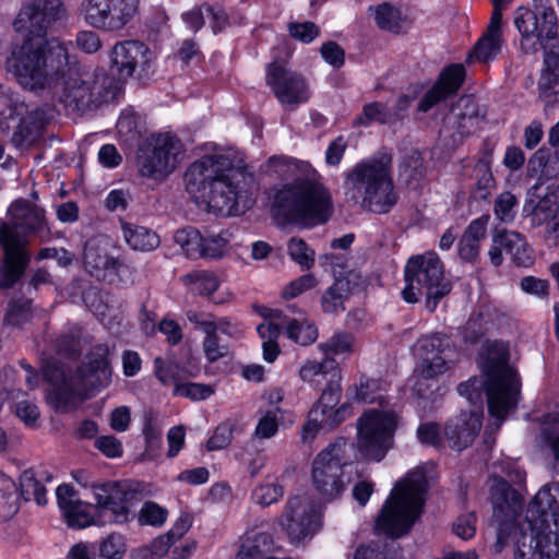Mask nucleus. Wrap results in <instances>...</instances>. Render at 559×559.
I'll use <instances>...</instances> for the list:
<instances>
[{"mask_svg": "<svg viewBox=\"0 0 559 559\" xmlns=\"http://www.w3.org/2000/svg\"><path fill=\"white\" fill-rule=\"evenodd\" d=\"M71 41L29 38L14 48L8 69L29 92L50 97L70 110H86L114 98L112 80L81 67L70 55Z\"/></svg>", "mask_w": 559, "mask_h": 559, "instance_id": "obj_1", "label": "nucleus"}, {"mask_svg": "<svg viewBox=\"0 0 559 559\" xmlns=\"http://www.w3.org/2000/svg\"><path fill=\"white\" fill-rule=\"evenodd\" d=\"M508 479L495 478L491 487L493 516L498 522L495 544L497 552L514 543V559H557L559 557V483L544 485L532 499L525 521L519 525L518 515L524 497L509 483L522 486L526 474L515 463L507 464Z\"/></svg>", "mask_w": 559, "mask_h": 559, "instance_id": "obj_2", "label": "nucleus"}, {"mask_svg": "<svg viewBox=\"0 0 559 559\" xmlns=\"http://www.w3.org/2000/svg\"><path fill=\"white\" fill-rule=\"evenodd\" d=\"M187 192L200 206L223 216L237 215L250 201L253 176L228 154L214 153L193 162L185 173Z\"/></svg>", "mask_w": 559, "mask_h": 559, "instance_id": "obj_3", "label": "nucleus"}, {"mask_svg": "<svg viewBox=\"0 0 559 559\" xmlns=\"http://www.w3.org/2000/svg\"><path fill=\"white\" fill-rule=\"evenodd\" d=\"M45 226L44 212L40 209L25 200L11 204L9 218L0 226V246L3 250L0 287L9 288L22 277L31 260L25 236L40 234Z\"/></svg>", "mask_w": 559, "mask_h": 559, "instance_id": "obj_4", "label": "nucleus"}, {"mask_svg": "<svg viewBox=\"0 0 559 559\" xmlns=\"http://www.w3.org/2000/svg\"><path fill=\"white\" fill-rule=\"evenodd\" d=\"M108 347L96 345L78 368L74 374L68 376L63 367L47 364L43 367L46 379L56 385L53 399L56 408L68 412L85 399L96 394L110 383L111 368L108 362Z\"/></svg>", "mask_w": 559, "mask_h": 559, "instance_id": "obj_5", "label": "nucleus"}, {"mask_svg": "<svg viewBox=\"0 0 559 559\" xmlns=\"http://www.w3.org/2000/svg\"><path fill=\"white\" fill-rule=\"evenodd\" d=\"M270 199L274 216L304 227L322 225L333 213L330 191L310 177L297 178L273 189Z\"/></svg>", "mask_w": 559, "mask_h": 559, "instance_id": "obj_6", "label": "nucleus"}, {"mask_svg": "<svg viewBox=\"0 0 559 559\" xmlns=\"http://www.w3.org/2000/svg\"><path fill=\"white\" fill-rule=\"evenodd\" d=\"M483 370L488 411L495 419L492 426L499 429L520 399V379L509 365V348L502 341H487L484 345Z\"/></svg>", "mask_w": 559, "mask_h": 559, "instance_id": "obj_7", "label": "nucleus"}, {"mask_svg": "<svg viewBox=\"0 0 559 559\" xmlns=\"http://www.w3.org/2000/svg\"><path fill=\"white\" fill-rule=\"evenodd\" d=\"M344 191L355 204L377 214L390 212L397 202L390 162L383 158L355 164L346 173Z\"/></svg>", "mask_w": 559, "mask_h": 559, "instance_id": "obj_8", "label": "nucleus"}, {"mask_svg": "<svg viewBox=\"0 0 559 559\" xmlns=\"http://www.w3.org/2000/svg\"><path fill=\"white\" fill-rule=\"evenodd\" d=\"M428 488L424 466H418L396 483L376 522V530L389 537L407 533L423 512Z\"/></svg>", "mask_w": 559, "mask_h": 559, "instance_id": "obj_9", "label": "nucleus"}, {"mask_svg": "<svg viewBox=\"0 0 559 559\" xmlns=\"http://www.w3.org/2000/svg\"><path fill=\"white\" fill-rule=\"evenodd\" d=\"M404 280L403 299L415 304L426 296L425 306L429 312H433L440 300L451 292L443 263L433 251L409 258L404 269Z\"/></svg>", "mask_w": 559, "mask_h": 559, "instance_id": "obj_10", "label": "nucleus"}, {"mask_svg": "<svg viewBox=\"0 0 559 559\" xmlns=\"http://www.w3.org/2000/svg\"><path fill=\"white\" fill-rule=\"evenodd\" d=\"M532 7H519L513 13L520 49L525 55L546 49L558 35V20L550 0H532Z\"/></svg>", "mask_w": 559, "mask_h": 559, "instance_id": "obj_11", "label": "nucleus"}, {"mask_svg": "<svg viewBox=\"0 0 559 559\" xmlns=\"http://www.w3.org/2000/svg\"><path fill=\"white\" fill-rule=\"evenodd\" d=\"M353 444L340 439L329 444L312 461L311 481L322 500L331 502L342 496L349 479L343 467L347 464V452Z\"/></svg>", "mask_w": 559, "mask_h": 559, "instance_id": "obj_12", "label": "nucleus"}, {"mask_svg": "<svg viewBox=\"0 0 559 559\" xmlns=\"http://www.w3.org/2000/svg\"><path fill=\"white\" fill-rule=\"evenodd\" d=\"M182 153L183 145L176 135H151L138 150L136 169L144 178L163 181L176 169Z\"/></svg>", "mask_w": 559, "mask_h": 559, "instance_id": "obj_13", "label": "nucleus"}, {"mask_svg": "<svg viewBox=\"0 0 559 559\" xmlns=\"http://www.w3.org/2000/svg\"><path fill=\"white\" fill-rule=\"evenodd\" d=\"M397 428L396 414L388 408H370L357 421V449L373 461H381L393 444Z\"/></svg>", "mask_w": 559, "mask_h": 559, "instance_id": "obj_14", "label": "nucleus"}, {"mask_svg": "<svg viewBox=\"0 0 559 559\" xmlns=\"http://www.w3.org/2000/svg\"><path fill=\"white\" fill-rule=\"evenodd\" d=\"M64 16L62 0H26L13 21L14 31L25 34V37L12 45L11 52L29 38L49 40L50 38L46 37L47 32Z\"/></svg>", "mask_w": 559, "mask_h": 559, "instance_id": "obj_15", "label": "nucleus"}, {"mask_svg": "<svg viewBox=\"0 0 559 559\" xmlns=\"http://www.w3.org/2000/svg\"><path fill=\"white\" fill-rule=\"evenodd\" d=\"M417 377L414 390L425 395L426 381L438 380L451 367L452 348L449 338L440 334L425 335L415 345Z\"/></svg>", "mask_w": 559, "mask_h": 559, "instance_id": "obj_16", "label": "nucleus"}, {"mask_svg": "<svg viewBox=\"0 0 559 559\" xmlns=\"http://www.w3.org/2000/svg\"><path fill=\"white\" fill-rule=\"evenodd\" d=\"M322 516V507L312 497L294 496L286 503L280 525L292 543H301L320 531Z\"/></svg>", "mask_w": 559, "mask_h": 559, "instance_id": "obj_17", "label": "nucleus"}, {"mask_svg": "<svg viewBox=\"0 0 559 559\" xmlns=\"http://www.w3.org/2000/svg\"><path fill=\"white\" fill-rule=\"evenodd\" d=\"M94 510L106 516L107 524H122L130 519L134 491L127 481H105L91 485Z\"/></svg>", "mask_w": 559, "mask_h": 559, "instance_id": "obj_18", "label": "nucleus"}, {"mask_svg": "<svg viewBox=\"0 0 559 559\" xmlns=\"http://www.w3.org/2000/svg\"><path fill=\"white\" fill-rule=\"evenodd\" d=\"M140 0H84L85 22L100 31L117 32L136 15Z\"/></svg>", "mask_w": 559, "mask_h": 559, "instance_id": "obj_19", "label": "nucleus"}, {"mask_svg": "<svg viewBox=\"0 0 559 559\" xmlns=\"http://www.w3.org/2000/svg\"><path fill=\"white\" fill-rule=\"evenodd\" d=\"M110 68L119 79H142L154 60L153 51L142 41L127 39L114 45L109 52Z\"/></svg>", "mask_w": 559, "mask_h": 559, "instance_id": "obj_20", "label": "nucleus"}, {"mask_svg": "<svg viewBox=\"0 0 559 559\" xmlns=\"http://www.w3.org/2000/svg\"><path fill=\"white\" fill-rule=\"evenodd\" d=\"M265 81L283 106L294 109L310 98L309 85L305 78L290 71L283 63H270L266 67Z\"/></svg>", "mask_w": 559, "mask_h": 559, "instance_id": "obj_21", "label": "nucleus"}, {"mask_svg": "<svg viewBox=\"0 0 559 559\" xmlns=\"http://www.w3.org/2000/svg\"><path fill=\"white\" fill-rule=\"evenodd\" d=\"M56 497L58 506L67 525L71 528L82 530L88 526H104L106 516H100L94 510V504L81 500L76 490L67 484L57 487Z\"/></svg>", "mask_w": 559, "mask_h": 559, "instance_id": "obj_22", "label": "nucleus"}, {"mask_svg": "<svg viewBox=\"0 0 559 559\" xmlns=\"http://www.w3.org/2000/svg\"><path fill=\"white\" fill-rule=\"evenodd\" d=\"M342 395L340 379H330L319 401L310 411H318L319 417L329 428H335L352 416L350 406L346 403L338 405Z\"/></svg>", "mask_w": 559, "mask_h": 559, "instance_id": "obj_23", "label": "nucleus"}, {"mask_svg": "<svg viewBox=\"0 0 559 559\" xmlns=\"http://www.w3.org/2000/svg\"><path fill=\"white\" fill-rule=\"evenodd\" d=\"M481 418V412L472 411L449 420L443 432L449 445L457 451L469 447L480 431Z\"/></svg>", "mask_w": 559, "mask_h": 559, "instance_id": "obj_24", "label": "nucleus"}, {"mask_svg": "<svg viewBox=\"0 0 559 559\" xmlns=\"http://www.w3.org/2000/svg\"><path fill=\"white\" fill-rule=\"evenodd\" d=\"M465 78L463 64L454 63L441 71L437 82L424 95L418 105V110L426 112L436 104L455 94L461 87Z\"/></svg>", "mask_w": 559, "mask_h": 559, "instance_id": "obj_25", "label": "nucleus"}, {"mask_svg": "<svg viewBox=\"0 0 559 559\" xmlns=\"http://www.w3.org/2000/svg\"><path fill=\"white\" fill-rule=\"evenodd\" d=\"M480 119L481 116L475 99L471 96H462L452 106L445 117V123L455 129L456 133L463 138L476 130Z\"/></svg>", "mask_w": 559, "mask_h": 559, "instance_id": "obj_26", "label": "nucleus"}, {"mask_svg": "<svg viewBox=\"0 0 559 559\" xmlns=\"http://www.w3.org/2000/svg\"><path fill=\"white\" fill-rule=\"evenodd\" d=\"M524 210L531 213L534 225H545L549 234L559 233V191L551 190L538 201L531 200Z\"/></svg>", "mask_w": 559, "mask_h": 559, "instance_id": "obj_27", "label": "nucleus"}, {"mask_svg": "<svg viewBox=\"0 0 559 559\" xmlns=\"http://www.w3.org/2000/svg\"><path fill=\"white\" fill-rule=\"evenodd\" d=\"M187 319L203 332L215 333L216 335L221 333L229 338H239L243 332L238 322L226 317L217 318L211 313L189 310Z\"/></svg>", "mask_w": 559, "mask_h": 559, "instance_id": "obj_28", "label": "nucleus"}, {"mask_svg": "<svg viewBox=\"0 0 559 559\" xmlns=\"http://www.w3.org/2000/svg\"><path fill=\"white\" fill-rule=\"evenodd\" d=\"M181 19L187 28L198 32L206 22L213 33L221 32L227 24L226 13L218 7L202 4L182 13Z\"/></svg>", "mask_w": 559, "mask_h": 559, "instance_id": "obj_29", "label": "nucleus"}, {"mask_svg": "<svg viewBox=\"0 0 559 559\" xmlns=\"http://www.w3.org/2000/svg\"><path fill=\"white\" fill-rule=\"evenodd\" d=\"M502 20L498 13L490 17L486 33L476 43L472 57L478 61L487 62L496 58L501 50Z\"/></svg>", "mask_w": 559, "mask_h": 559, "instance_id": "obj_30", "label": "nucleus"}, {"mask_svg": "<svg viewBox=\"0 0 559 559\" xmlns=\"http://www.w3.org/2000/svg\"><path fill=\"white\" fill-rule=\"evenodd\" d=\"M489 216H480L469 223L459 241L457 252L462 260L474 262L479 254L480 240L485 238Z\"/></svg>", "mask_w": 559, "mask_h": 559, "instance_id": "obj_31", "label": "nucleus"}, {"mask_svg": "<svg viewBox=\"0 0 559 559\" xmlns=\"http://www.w3.org/2000/svg\"><path fill=\"white\" fill-rule=\"evenodd\" d=\"M52 476L47 471L26 469L20 476L21 495L25 500H34L38 506L48 501L45 483L51 481Z\"/></svg>", "mask_w": 559, "mask_h": 559, "instance_id": "obj_32", "label": "nucleus"}, {"mask_svg": "<svg viewBox=\"0 0 559 559\" xmlns=\"http://www.w3.org/2000/svg\"><path fill=\"white\" fill-rule=\"evenodd\" d=\"M121 235L134 251L150 252L159 246V237L152 229L134 223L121 221Z\"/></svg>", "mask_w": 559, "mask_h": 559, "instance_id": "obj_33", "label": "nucleus"}, {"mask_svg": "<svg viewBox=\"0 0 559 559\" xmlns=\"http://www.w3.org/2000/svg\"><path fill=\"white\" fill-rule=\"evenodd\" d=\"M492 241L503 247L507 253L511 254L515 264L527 266L532 263L526 240L523 235L514 230H497L492 235Z\"/></svg>", "mask_w": 559, "mask_h": 559, "instance_id": "obj_34", "label": "nucleus"}, {"mask_svg": "<svg viewBox=\"0 0 559 559\" xmlns=\"http://www.w3.org/2000/svg\"><path fill=\"white\" fill-rule=\"evenodd\" d=\"M283 323L288 338L299 345H310L318 338V329L302 311L297 312L295 317L284 313Z\"/></svg>", "mask_w": 559, "mask_h": 559, "instance_id": "obj_35", "label": "nucleus"}, {"mask_svg": "<svg viewBox=\"0 0 559 559\" xmlns=\"http://www.w3.org/2000/svg\"><path fill=\"white\" fill-rule=\"evenodd\" d=\"M328 376L341 379L338 365L332 357H324L321 361L307 360L299 369L300 379L311 385H319Z\"/></svg>", "mask_w": 559, "mask_h": 559, "instance_id": "obj_36", "label": "nucleus"}, {"mask_svg": "<svg viewBox=\"0 0 559 559\" xmlns=\"http://www.w3.org/2000/svg\"><path fill=\"white\" fill-rule=\"evenodd\" d=\"M84 264L92 275L98 277L102 271L116 269L117 261L107 254L100 240L93 239L85 245Z\"/></svg>", "mask_w": 559, "mask_h": 559, "instance_id": "obj_37", "label": "nucleus"}, {"mask_svg": "<svg viewBox=\"0 0 559 559\" xmlns=\"http://www.w3.org/2000/svg\"><path fill=\"white\" fill-rule=\"evenodd\" d=\"M392 120V111L382 103L373 102L364 105L362 111L353 121V127H369L372 122L389 123Z\"/></svg>", "mask_w": 559, "mask_h": 559, "instance_id": "obj_38", "label": "nucleus"}, {"mask_svg": "<svg viewBox=\"0 0 559 559\" xmlns=\"http://www.w3.org/2000/svg\"><path fill=\"white\" fill-rule=\"evenodd\" d=\"M534 421L539 424L543 439L549 443L555 459L559 461V409L543 417L535 416Z\"/></svg>", "mask_w": 559, "mask_h": 559, "instance_id": "obj_39", "label": "nucleus"}, {"mask_svg": "<svg viewBox=\"0 0 559 559\" xmlns=\"http://www.w3.org/2000/svg\"><path fill=\"white\" fill-rule=\"evenodd\" d=\"M370 10L373 11L374 21L380 28L394 33L402 31L404 21L397 8L384 2L374 8L370 7Z\"/></svg>", "mask_w": 559, "mask_h": 559, "instance_id": "obj_40", "label": "nucleus"}, {"mask_svg": "<svg viewBox=\"0 0 559 559\" xmlns=\"http://www.w3.org/2000/svg\"><path fill=\"white\" fill-rule=\"evenodd\" d=\"M19 510V497L14 480L0 472V516L11 518Z\"/></svg>", "mask_w": 559, "mask_h": 559, "instance_id": "obj_41", "label": "nucleus"}, {"mask_svg": "<svg viewBox=\"0 0 559 559\" xmlns=\"http://www.w3.org/2000/svg\"><path fill=\"white\" fill-rule=\"evenodd\" d=\"M182 281L192 292L202 296L213 294L219 285L217 276L209 271H194L182 276Z\"/></svg>", "mask_w": 559, "mask_h": 559, "instance_id": "obj_42", "label": "nucleus"}, {"mask_svg": "<svg viewBox=\"0 0 559 559\" xmlns=\"http://www.w3.org/2000/svg\"><path fill=\"white\" fill-rule=\"evenodd\" d=\"M491 152H487L475 165L474 177L476 179V194L479 199H486L493 187V176L490 168Z\"/></svg>", "mask_w": 559, "mask_h": 559, "instance_id": "obj_43", "label": "nucleus"}, {"mask_svg": "<svg viewBox=\"0 0 559 559\" xmlns=\"http://www.w3.org/2000/svg\"><path fill=\"white\" fill-rule=\"evenodd\" d=\"M174 239L188 257H201L204 234H201L198 229L193 227L179 229L175 233Z\"/></svg>", "mask_w": 559, "mask_h": 559, "instance_id": "obj_44", "label": "nucleus"}, {"mask_svg": "<svg viewBox=\"0 0 559 559\" xmlns=\"http://www.w3.org/2000/svg\"><path fill=\"white\" fill-rule=\"evenodd\" d=\"M287 252L289 258L304 270H310L314 265V250L299 237H292L288 240Z\"/></svg>", "mask_w": 559, "mask_h": 559, "instance_id": "obj_45", "label": "nucleus"}, {"mask_svg": "<svg viewBox=\"0 0 559 559\" xmlns=\"http://www.w3.org/2000/svg\"><path fill=\"white\" fill-rule=\"evenodd\" d=\"M325 357L349 355L354 348V337L346 332H335L329 340L318 345Z\"/></svg>", "mask_w": 559, "mask_h": 559, "instance_id": "obj_46", "label": "nucleus"}, {"mask_svg": "<svg viewBox=\"0 0 559 559\" xmlns=\"http://www.w3.org/2000/svg\"><path fill=\"white\" fill-rule=\"evenodd\" d=\"M380 383L377 380L360 378L359 384L348 389V395L364 403L379 402L383 406V396L379 393Z\"/></svg>", "mask_w": 559, "mask_h": 559, "instance_id": "obj_47", "label": "nucleus"}, {"mask_svg": "<svg viewBox=\"0 0 559 559\" xmlns=\"http://www.w3.org/2000/svg\"><path fill=\"white\" fill-rule=\"evenodd\" d=\"M201 257L221 258L228 251L229 234L222 230L218 234L206 231L204 234Z\"/></svg>", "mask_w": 559, "mask_h": 559, "instance_id": "obj_48", "label": "nucleus"}, {"mask_svg": "<svg viewBox=\"0 0 559 559\" xmlns=\"http://www.w3.org/2000/svg\"><path fill=\"white\" fill-rule=\"evenodd\" d=\"M518 199L509 191L500 193L493 204L495 217L501 223L510 224L514 221Z\"/></svg>", "mask_w": 559, "mask_h": 559, "instance_id": "obj_49", "label": "nucleus"}, {"mask_svg": "<svg viewBox=\"0 0 559 559\" xmlns=\"http://www.w3.org/2000/svg\"><path fill=\"white\" fill-rule=\"evenodd\" d=\"M24 105L19 96L8 86L0 83V119L8 120L22 115Z\"/></svg>", "mask_w": 559, "mask_h": 559, "instance_id": "obj_50", "label": "nucleus"}, {"mask_svg": "<svg viewBox=\"0 0 559 559\" xmlns=\"http://www.w3.org/2000/svg\"><path fill=\"white\" fill-rule=\"evenodd\" d=\"M283 487L273 479L257 486L252 491V499L255 503L267 507L277 502L283 497Z\"/></svg>", "mask_w": 559, "mask_h": 559, "instance_id": "obj_51", "label": "nucleus"}, {"mask_svg": "<svg viewBox=\"0 0 559 559\" xmlns=\"http://www.w3.org/2000/svg\"><path fill=\"white\" fill-rule=\"evenodd\" d=\"M278 413L277 407L261 413L253 436L258 439H270L275 436L278 430Z\"/></svg>", "mask_w": 559, "mask_h": 559, "instance_id": "obj_52", "label": "nucleus"}, {"mask_svg": "<svg viewBox=\"0 0 559 559\" xmlns=\"http://www.w3.org/2000/svg\"><path fill=\"white\" fill-rule=\"evenodd\" d=\"M167 536H158L148 545L132 550L131 559H162L169 550Z\"/></svg>", "mask_w": 559, "mask_h": 559, "instance_id": "obj_53", "label": "nucleus"}, {"mask_svg": "<svg viewBox=\"0 0 559 559\" xmlns=\"http://www.w3.org/2000/svg\"><path fill=\"white\" fill-rule=\"evenodd\" d=\"M270 321H265L257 326L259 336L263 340H277L281 329L284 328L283 316L280 310L270 309L262 313Z\"/></svg>", "mask_w": 559, "mask_h": 559, "instance_id": "obj_54", "label": "nucleus"}, {"mask_svg": "<svg viewBox=\"0 0 559 559\" xmlns=\"http://www.w3.org/2000/svg\"><path fill=\"white\" fill-rule=\"evenodd\" d=\"M345 283L335 281L323 294L321 305L326 313H334L343 310Z\"/></svg>", "mask_w": 559, "mask_h": 559, "instance_id": "obj_55", "label": "nucleus"}, {"mask_svg": "<svg viewBox=\"0 0 559 559\" xmlns=\"http://www.w3.org/2000/svg\"><path fill=\"white\" fill-rule=\"evenodd\" d=\"M168 511L153 501L145 502L138 515L141 525L162 526L167 519Z\"/></svg>", "mask_w": 559, "mask_h": 559, "instance_id": "obj_56", "label": "nucleus"}, {"mask_svg": "<svg viewBox=\"0 0 559 559\" xmlns=\"http://www.w3.org/2000/svg\"><path fill=\"white\" fill-rule=\"evenodd\" d=\"M31 318V301L21 299L9 305L4 321L11 326H21Z\"/></svg>", "mask_w": 559, "mask_h": 559, "instance_id": "obj_57", "label": "nucleus"}, {"mask_svg": "<svg viewBox=\"0 0 559 559\" xmlns=\"http://www.w3.org/2000/svg\"><path fill=\"white\" fill-rule=\"evenodd\" d=\"M174 394L177 396H185L192 401H201L210 397L213 394L211 386L201 383H181L176 384Z\"/></svg>", "mask_w": 559, "mask_h": 559, "instance_id": "obj_58", "label": "nucleus"}, {"mask_svg": "<svg viewBox=\"0 0 559 559\" xmlns=\"http://www.w3.org/2000/svg\"><path fill=\"white\" fill-rule=\"evenodd\" d=\"M100 555L106 559H120L126 551L123 537L120 534H110L99 546Z\"/></svg>", "mask_w": 559, "mask_h": 559, "instance_id": "obj_59", "label": "nucleus"}, {"mask_svg": "<svg viewBox=\"0 0 559 559\" xmlns=\"http://www.w3.org/2000/svg\"><path fill=\"white\" fill-rule=\"evenodd\" d=\"M234 424L226 421L216 427L211 438L207 440L206 447L210 451L225 449L233 439Z\"/></svg>", "mask_w": 559, "mask_h": 559, "instance_id": "obj_60", "label": "nucleus"}, {"mask_svg": "<svg viewBox=\"0 0 559 559\" xmlns=\"http://www.w3.org/2000/svg\"><path fill=\"white\" fill-rule=\"evenodd\" d=\"M288 32L293 38H295L304 44L311 43L320 34L319 27L312 22L289 23Z\"/></svg>", "mask_w": 559, "mask_h": 559, "instance_id": "obj_61", "label": "nucleus"}, {"mask_svg": "<svg viewBox=\"0 0 559 559\" xmlns=\"http://www.w3.org/2000/svg\"><path fill=\"white\" fill-rule=\"evenodd\" d=\"M318 281L313 274H305L292 281L283 290L285 298H295L302 293L316 287Z\"/></svg>", "mask_w": 559, "mask_h": 559, "instance_id": "obj_62", "label": "nucleus"}, {"mask_svg": "<svg viewBox=\"0 0 559 559\" xmlns=\"http://www.w3.org/2000/svg\"><path fill=\"white\" fill-rule=\"evenodd\" d=\"M323 60L333 68H341L345 62V51L335 41H326L320 48Z\"/></svg>", "mask_w": 559, "mask_h": 559, "instance_id": "obj_63", "label": "nucleus"}, {"mask_svg": "<svg viewBox=\"0 0 559 559\" xmlns=\"http://www.w3.org/2000/svg\"><path fill=\"white\" fill-rule=\"evenodd\" d=\"M203 350L209 361L214 362L227 354V346L219 344L215 333L204 332Z\"/></svg>", "mask_w": 559, "mask_h": 559, "instance_id": "obj_64", "label": "nucleus"}]
</instances>
